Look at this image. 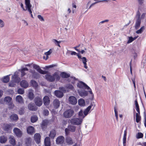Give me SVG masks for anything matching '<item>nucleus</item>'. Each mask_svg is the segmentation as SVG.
I'll return each mask as SVG.
<instances>
[{
  "label": "nucleus",
  "mask_w": 146,
  "mask_h": 146,
  "mask_svg": "<svg viewBox=\"0 0 146 146\" xmlns=\"http://www.w3.org/2000/svg\"><path fill=\"white\" fill-rule=\"evenodd\" d=\"M13 80L9 83V86L11 87H13L15 84V83H19L20 81V78L18 77V72H15L13 76H12Z\"/></svg>",
  "instance_id": "f257e3e1"
},
{
  "label": "nucleus",
  "mask_w": 146,
  "mask_h": 146,
  "mask_svg": "<svg viewBox=\"0 0 146 146\" xmlns=\"http://www.w3.org/2000/svg\"><path fill=\"white\" fill-rule=\"evenodd\" d=\"M140 15L141 13L139 11H137L136 16V21L135 25V28L136 29H139L140 25L141 23V21L140 18Z\"/></svg>",
  "instance_id": "f03ea898"
},
{
  "label": "nucleus",
  "mask_w": 146,
  "mask_h": 146,
  "mask_svg": "<svg viewBox=\"0 0 146 146\" xmlns=\"http://www.w3.org/2000/svg\"><path fill=\"white\" fill-rule=\"evenodd\" d=\"M59 89L64 92H68L69 90H74V87L72 85L68 84L65 86V88L60 87Z\"/></svg>",
  "instance_id": "7ed1b4c3"
},
{
  "label": "nucleus",
  "mask_w": 146,
  "mask_h": 146,
  "mask_svg": "<svg viewBox=\"0 0 146 146\" xmlns=\"http://www.w3.org/2000/svg\"><path fill=\"white\" fill-rule=\"evenodd\" d=\"M12 98L9 96H7L5 97L4 101L6 104L9 105V108L10 109H13L14 106L12 102Z\"/></svg>",
  "instance_id": "20e7f679"
},
{
  "label": "nucleus",
  "mask_w": 146,
  "mask_h": 146,
  "mask_svg": "<svg viewBox=\"0 0 146 146\" xmlns=\"http://www.w3.org/2000/svg\"><path fill=\"white\" fill-rule=\"evenodd\" d=\"M82 121V119L78 118H72L70 121V123L71 124L77 125H80Z\"/></svg>",
  "instance_id": "39448f33"
},
{
  "label": "nucleus",
  "mask_w": 146,
  "mask_h": 146,
  "mask_svg": "<svg viewBox=\"0 0 146 146\" xmlns=\"http://www.w3.org/2000/svg\"><path fill=\"white\" fill-rule=\"evenodd\" d=\"M25 3L26 7L27 9V10L29 13L31 14V17L33 18V16L32 14V12L31 9V8L32 7V5L30 3V0H25Z\"/></svg>",
  "instance_id": "423d86ee"
},
{
  "label": "nucleus",
  "mask_w": 146,
  "mask_h": 146,
  "mask_svg": "<svg viewBox=\"0 0 146 146\" xmlns=\"http://www.w3.org/2000/svg\"><path fill=\"white\" fill-rule=\"evenodd\" d=\"M76 129V127L73 125H69L67 128L65 129V132L66 135H67L69 133V131L74 132Z\"/></svg>",
  "instance_id": "0eeeda50"
},
{
  "label": "nucleus",
  "mask_w": 146,
  "mask_h": 146,
  "mask_svg": "<svg viewBox=\"0 0 146 146\" xmlns=\"http://www.w3.org/2000/svg\"><path fill=\"white\" fill-rule=\"evenodd\" d=\"M74 113V111L72 110H68L64 112V116L66 118H69L73 115Z\"/></svg>",
  "instance_id": "6e6552de"
},
{
  "label": "nucleus",
  "mask_w": 146,
  "mask_h": 146,
  "mask_svg": "<svg viewBox=\"0 0 146 146\" xmlns=\"http://www.w3.org/2000/svg\"><path fill=\"white\" fill-rule=\"evenodd\" d=\"M33 68L36 70L40 74H47L48 73L47 71L42 70L40 68L39 66L37 65L34 64H33Z\"/></svg>",
  "instance_id": "1a4fd4ad"
},
{
  "label": "nucleus",
  "mask_w": 146,
  "mask_h": 146,
  "mask_svg": "<svg viewBox=\"0 0 146 146\" xmlns=\"http://www.w3.org/2000/svg\"><path fill=\"white\" fill-rule=\"evenodd\" d=\"M35 102L37 106H40L42 104V98L40 97H36L35 99Z\"/></svg>",
  "instance_id": "9d476101"
},
{
  "label": "nucleus",
  "mask_w": 146,
  "mask_h": 146,
  "mask_svg": "<svg viewBox=\"0 0 146 146\" xmlns=\"http://www.w3.org/2000/svg\"><path fill=\"white\" fill-rule=\"evenodd\" d=\"M77 86L81 88H85L87 90H89L90 89V88L85 83L81 81L79 82Z\"/></svg>",
  "instance_id": "9b49d317"
},
{
  "label": "nucleus",
  "mask_w": 146,
  "mask_h": 146,
  "mask_svg": "<svg viewBox=\"0 0 146 146\" xmlns=\"http://www.w3.org/2000/svg\"><path fill=\"white\" fill-rule=\"evenodd\" d=\"M15 135L18 137H21L22 135V132L21 130L17 128H15L13 130Z\"/></svg>",
  "instance_id": "f8f14e48"
},
{
  "label": "nucleus",
  "mask_w": 146,
  "mask_h": 146,
  "mask_svg": "<svg viewBox=\"0 0 146 146\" xmlns=\"http://www.w3.org/2000/svg\"><path fill=\"white\" fill-rule=\"evenodd\" d=\"M64 138L62 136L58 137L56 140V143L57 144H61L63 143L64 141Z\"/></svg>",
  "instance_id": "ddd939ff"
},
{
  "label": "nucleus",
  "mask_w": 146,
  "mask_h": 146,
  "mask_svg": "<svg viewBox=\"0 0 146 146\" xmlns=\"http://www.w3.org/2000/svg\"><path fill=\"white\" fill-rule=\"evenodd\" d=\"M69 103L72 105L76 104L77 102V100L76 97L74 96H70L69 98Z\"/></svg>",
  "instance_id": "4468645a"
},
{
  "label": "nucleus",
  "mask_w": 146,
  "mask_h": 146,
  "mask_svg": "<svg viewBox=\"0 0 146 146\" xmlns=\"http://www.w3.org/2000/svg\"><path fill=\"white\" fill-rule=\"evenodd\" d=\"M45 79L48 81L50 82H53L54 81V78L53 75H51L49 74H47L45 76Z\"/></svg>",
  "instance_id": "2eb2a0df"
},
{
  "label": "nucleus",
  "mask_w": 146,
  "mask_h": 146,
  "mask_svg": "<svg viewBox=\"0 0 146 146\" xmlns=\"http://www.w3.org/2000/svg\"><path fill=\"white\" fill-rule=\"evenodd\" d=\"M9 141L10 144L13 146H15L16 144V140L13 135H10L9 138Z\"/></svg>",
  "instance_id": "dca6fc26"
},
{
  "label": "nucleus",
  "mask_w": 146,
  "mask_h": 146,
  "mask_svg": "<svg viewBox=\"0 0 146 146\" xmlns=\"http://www.w3.org/2000/svg\"><path fill=\"white\" fill-rule=\"evenodd\" d=\"M66 141L67 145H71L74 143V141L70 137H67L66 139Z\"/></svg>",
  "instance_id": "f3484780"
},
{
  "label": "nucleus",
  "mask_w": 146,
  "mask_h": 146,
  "mask_svg": "<svg viewBox=\"0 0 146 146\" xmlns=\"http://www.w3.org/2000/svg\"><path fill=\"white\" fill-rule=\"evenodd\" d=\"M40 135L39 133H36L35 135L34 136V139L37 143L39 144L40 143Z\"/></svg>",
  "instance_id": "a211bd4d"
},
{
  "label": "nucleus",
  "mask_w": 146,
  "mask_h": 146,
  "mask_svg": "<svg viewBox=\"0 0 146 146\" xmlns=\"http://www.w3.org/2000/svg\"><path fill=\"white\" fill-rule=\"evenodd\" d=\"M43 103L45 106L48 105L50 102V99L47 96H45L43 99Z\"/></svg>",
  "instance_id": "6ab92c4d"
},
{
  "label": "nucleus",
  "mask_w": 146,
  "mask_h": 146,
  "mask_svg": "<svg viewBox=\"0 0 146 146\" xmlns=\"http://www.w3.org/2000/svg\"><path fill=\"white\" fill-rule=\"evenodd\" d=\"M60 102L58 100L56 99L54 100L53 105L54 108L57 109L60 106Z\"/></svg>",
  "instance_id": "aec40b11"
},
{
  "label": "nucleus",
  "mask_w": 146,
  "mask_h": 146,
  "mask_svg": "<svg viewBox=\"0 0 146 146\" xmlns=\"http://www.w3.org/2000/svg\"><path fill=\"white\" fill-rule=\"evenodd\" d=\"M54 78L56 81L59 80L60 79V74L59 72H57L53 74Z\"/></svg>",
  "instance_id": "412c9836"
},
{
  "label": "nucleus",
  "mask_w": 146,
  "mask_h": 146,
  "mask_svg": "<svg viewBox=\"0 0 146 146\" xmlns=\"http://www.w3.org/2000/svg\"><path fill=\"white\" fill-rule=\"evenodd\" d=\"M55 95L58 97L62 98L63 96V93L58 90H56L54 92Z\"/></svg>",
  "instance_id": "4be33fe9"
},
{
  "label": "nucleus",
  "mask_w": 146,
  "mask_h": 146,
  "mask_svg": "<svg viewBox=\"0 0 146 146\" xmlns=\"http://www.w3.org/2000/svg\"><path fill=\"white\" fill-rule=\"evenodd\" d=\"M20 85L22 87L25 88H27L29 86L28 83L25 80H22L20 83Z\"/></svg>",
  "instance_id": "5701e85b"
},
{
  "label": "nucleus",
  "mask_w": 146,
  "mask_h": 146,
  "mask_svg": "<svg viewBox=\"0 0 146 146\" xmlns=\"http://www.w3.org/2000/svg\"><path fill=\"white\" fill-rule=\"evenodd\" d=\"M27 131L28 134H32L34 133V128L32 126H29L27 127Z\"/></svg>",
  "instance_id": "b1692460"
},
{
  "label": "nucleus",
  "mask_w": 146,
  "mask_h": 146,
  "mask_svg": "<svg viewBox=\"0 0 146 146\" xmlns=\"http://www.w3.org/2000/svg\"><path fill=\"white\" fill-rule=\"evenodd\" d=\"M78 104L80 106H84L86 105L85 100L82 98L79 99L78 101Z\"/></svg>",
  "instance_id": "393cba45"
},
{
  "label": "nucleus",
  "mask_w": 146,
  "mask_h": 146,
  "mask_svg": "<svg viewBox=\"0 0 146 146\" xmlns=\"http://www.w3.org/2000/svg\"><path fill=\"white\" fill-rule=\"evenodd\" d=\"M44 144L45 146H50V142L49 137H46L44 139Z\"/></svg>",
  "instance_id": "a878e982"
},
{
  "label": "nucleus",
  "mask_w": 146,
  "mask_h": 146,
  "mask_svg": "<svg viewBox=\"0 0 146 146\" xmlns=\"http://www.w3.org/2000/svg\"><path fill=\"white\" fill-rule=\"evenodd\" d=\"M78 93L79 95L82 97L86 96L88 94V92L85 91H78Z\"/></svg>",
  "instance_id": "bb28decb"
},
{
  "label": "nucleus",
  "mask_w": 146,
  "mask_h": 146,
  "mask_svg": "<svg viewBox=\"0 0 146 146\" xmlns=\"http://www.w3.org/2000/svg\"><path fill=\"white\" fill-rule=\"evenodd\" d=\"M3 129L5 131H8L10 129L11 127L10 125L7 124H4L2 126Z\"/></svg>",
  "instance_id": "cd10ccee"
},
{
  "label": "nucleus",
  "mask_w": 146,
  "mask_h": 146,
  "mask_svg": "<svg viewBox=\"0 0 146 146\" xmlns=\"http://www.w3.org/2000/svg\"><path fill=\"white\" fill-rule=\"evenodd\" d=\"M15 99L16 101L19 103H22L23 102V98L20 95H18L17 96Z\"/></svg>",
  "instance_id": "c85d7f7f"
},
{
  "label": "nucleus",
  "mask_w": 146,
  "mask_h": 146,
  "mask_svg": "<svg viewBox=\"0 0 146 146\" xmlns=\"http://www.w3.org/2000/svg\"><path fill=\"white\" fill-rule=\"evenodd\" d=\"M7 140V138L4 136L0 137V142L1 143H5Z\"/></svg>",
  "instance_id": "c756f323"
},
{
  "label": "nucleus",
  "mask_w": 146,
  "mask_h": 146,
  "mask_svg": "<svg viewBox=\"0 0 146 146\" xmlns=\"http://www.w3.org/2000/svg\"><path fill=\"white\" fill-rule=\"evenodd\" d=\"M60 76L63 78H67L70 76V74L65 72H63L60 74Z\"/></svg>",
  "instance_id": "7c9ffc66"
},
{
  "label": "nucleus",
  "mask_w": 146,
  "mask_h": 146,
  "mask_svg": "<svg viewBox=\"0 0 146 146\" xmlns=\"http://www.w3.org/2000/svg\"><path fill=\"white\" fill-rule=\"evenodd\" d=\"M28 108L29 109L31 110L36 111V110L34 104L31 103H30L28 105Z\"/></svg>",
  "instance_id": "2f4dec72"
},
{
  "label": "nucleus",
  "mask_w": 146,
  "mask_h": 146,
  "mask_svg": "<svg viewBox=\"0 0 146 146\" xmlns=\"http://www.w3.org/2000/svg\"><path fill=\"white\" fill-rule=\"evenodd\" d=\"M56 135V131L54 130H53L50 132L49 135L50 137L52 139H53Z\"/></svg>",
  "instance_id": "473e14b6"
},
{
  "label": "nucleus",
  "mask_w": 146,
  "mask_h": 146,
  "mask_svg": "<svg viewBox=\"0 0 146 146\" xmlns=\"http://www.w3.org/2000/svg\"><path fill=\"white\" fill-rule=\"evenodd\" d=\"M28 69L27 68H22L20 70L21 72V76L23 77L26 74V73L25 72V71H28Z\"/></svg>",
  "instance_id": "72a5a7b5"
},
{
  "label": "nucleus",
  "mask_w": 146,
  "mask_h": 146,
  "mask_svg": "<svg viewBox=\"0 0 146 146\" xmlns=\"http://www.w3.org/2000/svg\"><path fill=\"white\" fill-rule=\"evenodd\" d=\"M81 60L84 65V67L86 69L88 68V66H87L86 62L87 59L85 57H83L81 58Z\"/></svg>",
  "instance_id": "f704fd0d"
},
{
  "label": "nucleus",
  "mask_w": 146,
  "mask_h": 146,
  "mask_svg": "<svg viewBox=\"0 0 146 146\" xmlns=\"http://www.w3.org/2000/svg\"><path fill=\"white\" fill-rule=\"evenodd\" d=\"M127 134V130H125L124 131V134L123 135V144L124 146L125 145V143L126 142V136Z\"/></svg>",
  "instance_id": "c9c22d12"
},
{
  "label": "nucleus",
  "mask_w": 146,
  "mask_h": 146,
  "mask_svg": "<svg viewBox=\"0 0 146 146\" xmlns=\"http://www.w3.org/2000/svg\"><path fill=\"white\" fill-rule=\"evenodd\" d=\"M78 80L75 77H71L69 79V82H70L73 84L75 83V81Z\"/></svg>",
  "instance_id": "e433bc0d"
},
{
  "label": "nucleus",
  "mask_w": 146,
  "mask_h": 146,
  "mask_svg": "<svg viewBox=\"0 0 146 146\" xmlns=\"http://www.w3.org/2000/svg\"><path fill=\"white\" fill-rule=\"evenodd\" d=\"M34 96L33 94V91L32 90H29V94L28 97L31 100H32L34 98Z\"/></svg>",
  "instance_id": "4c0bfd02"
},
{
  "label": "nucleus",
  "mask_w": 146,
  "mask_h": 146,
  "mask_svg": "<svg viewBox=\"0 0 146 146\" xmlns=\"http://www.w3.org/2000/svg\"><path fill=\"white\" fill-rule=\"evenodd\" d=\"M18 118V116L16 114H13L10 117V119L12 121L17 120Z\"/></svg>",
  "instance_id": "58836bf2"
},
{
  "label": "nucleus",
  "mask_w": 146,
  "mask_h": 146,
  "mask_svg": "<svg viewBox=\"0 0 146 146\" xmlns=\"http://www.w3.org/2000/svg\"><path fill=\"white\" fill-rule=\"evenodd\" d=\"M52 42L56 45L60 47V44L61 42V41H58L55 39H52Z\"/></svg>",
  "instance_id": "ea45409f"
},
{
  "label": "nucleus",
  "mask_w": 146,
  "mask_h": 146,
  "mask_svg": "<svg viewBox=\"0 0 146 146\" xmlns=\"http://www.w3.org/2000/svg\"><path fill=\"white\" fill-rule=\"evenodd\" d=\"M92 106H89L87 108H86L84 111V113L85 116H86L88 113L89 111L91 108Z\"/></svg>",
  "instance_id": "a19ab883"
},
{
  "label": "nucleus",
  "mask_w": 146,
  "mask_h": 146,
  "mask_svg": "<svg viewBox=\"0 0 146 146\" xmlns=\"http://www.w3.org/2000/svg\"><path fill=\"white\" fill-rule=\"evenodd\" d=\"M10 75L9 74V75L5 76L3 79V81L4 83H7L10 80L9 76Z\"/></svg>",
  "instance_id": "79ce46f5"
},
{
  "label": "nucleus",
  "mask_w": 146,
  "mask_h": 146,
  "mask_svg": "<svg viewBox=\"0 0 146 146\" xmlns=\"http://www.w3.org/2000/svg\"><path fill=\"white\" fill-rule=\"evenodd\" d=\"M137 37V36H136L134 38H133L132 36L129 37L128 40L127 42V44L130 43L132 42L133 41L135 40Z\"/></svg>",
  "instance_id": "37998d69"
},
{
  "label": "nucleus",
  "mask_w": 146,
  "mask_h": 146,
  "mask_svg": "<svg viewBox=\"0 0 146 146\" xmlns=\"http://www.w3.org/2000/svg\"><path fill=\"white\" fill-rule=\"evenodd\" d=\"M85 116V115H84L83 114L82 111L81 110L78 113V118L82 119V121H83V118Z\"/></svg>",
  "instance_id": "c03bdc74"
},
{
  "label": "nucleus",
  "mask_w": 146,
  "mask_h": 146,
  "mask_svg": "<svg viewBox=\"0 0 146 146\" xmlns=\"http://www.w3.org/2000/svg\"><path fill=\"white\" fill-rule=\"evenodd\" d=\"M48 123V121L47 119H45L43 120L42 123L41 127H42V128H44L47 125Z\"/></svg>",
  "instance_id": "a18cd8bd"
},
{
  "label": "nucleus",
  "mask_w": 146,
  "mask_h": 146,
  "mask_svg": "<svg viewBox=\"0 0 146 146\" xmlns=\"http://www.w3.org/2000/svg\"><path fill=\"white\" fill-rule=\"evenodd\" d=\"M38 120V117L36 115H33L32 116L31 118V121L32 123L36 122Z\"/></svg>",
  "instance_id": "49530a36"
},
{
  "label": "nucleus",
  "mask_w": 146,
  "mask_h": 146,
  "mask_svg": "<svg viewBox=\"0 0 146 146\" xmlns=\"http://www.w3.org/2000/svg\"><path fill=\"white\" fill-rule=\"evenodd\" d=\"M136 121L137 123H139L141 119V117L140 116V114H136Z\"/></svg>",
  "instance_id": "de8ad7c7"
},
{
  "label": "nucleus",
  "mask_w": 146,
  "mask_h": 146,
  "mask_svg": "<svg viewBox=\"0 0 146 146\" xmlns=\"http://www.w3.org/2000/svg\"><path fill=\"white\" fill-rule=\"evenodd\" d=\"M144 29V26H143L142 27H141L138 30H137L136 32V33L137 34H141L143 31Z\"/></svg>",
  "instance_id": "09e8293b"
},
{
  "label": "nucleus",
  "mask_w": 146,
  "mask_h": 146,
  "mask_svg": "<svg viewBox=\"0 0 146 146\" xmlns=\"http://www.w3.org/2000/svg\"><path fill=\"white\" fill-rule=\"evenodd\" d=\"M31 83L32 86L35 87H36L38 86V84L34 80H32L31 81Z\"/></svg>",
  "instance_id": "8fccbe9b"
},
{
  "label": "nucleus",
  "mask_w": 146,
  "mask_h": 146,
  "mask_svg": "<svg viewBox=\"0 0 146 146\" xmlns=\"http://www.w3.org/2000/svg\"><path fill=\"white\" fill-rule=\"evenodd\" d=\"M143 134L141 132L138 133L136 135V137L137 139H139L143 137Z\"/></svg>",
  "instance_id": "3c124183"
},
{
  "label": "nucleus",
  "mask_w": 146,
  "mask_h": 146,
  "mask_svg": "<svg viewBox=\"0 0 146 146\" xmlns=\"http://www.w3.org/2000/svg\"><path fill=\"white\" fill-rule=\"evenodd\" d=\"M17 92L19 94H22L24 92V90L23 89L19 88Z\"/></svg>",
  "instance_id": "603ef678"
},
{
  "label": "nucleus",
  "mask_w": 146,
  "mask_h": 146,
  "mask_svg": "<svg viewBox=\"0 0 146 146\" xmlns=\"http://www.w3.org/2000/svg\"><path fill=\"white\" fill-rule=\"evenodd\" d=\"M38 18L41 21H44V20L43 17L40 15H38L37 16Z\"/></svg>",
  "instance_id": "864d4df0"
},
{
  "label": "nucleus",
  "mask_w": 146,
  "mask_h": 146,
  "mask_svg": "<svg viewBox=\"0 0 146 146\" xmlns=\"http://www.w3.org/2000/svg\"><path fill=\"white\" fill-rule=\"evenodd\" d=\"M52 50L51 49H50L47 52L45 53L44 55H49L52 52Z\"/></svg>",
  "instance_id": "5fc2aeb1"
},
{
  "label": "nucleus",
  "mask_w": 146,
  "mask_h": 146,
  "mask_svg": "<svg viewBox=\"0 0 146 146\" xmlns=\"http://www.w3.org/2000/svg\"><path fill=\"white\" fill-rule=\"evenodd\" d=\"M43 114L45 116H47L49 114V111L48 110H44L43 111Z\"/></svg>",
  "instance_id": "6e6d98bb"
},
{
  "label": "nucleus",
  "mask_w": 146,
  "mask_h": 146,
  "mask_svg": "<svg viewBox=\"0 0 146 146\" xmlns=\"http://www.w3.org/2000/svg\"><path fill=\"white\" fill-rule=\"evenodd\" d=\"M4 23L1 19H0V27H3L4 26Z\"/></svg>",
  "instance_id": "4d7b16f0"
},
{
  "label": "nucleus",
  "mask_w": 146,
  "mask_h": 146,
  "mask_svg": "<svg viewBox=\"0 0 146 146\" xmlns=\"http://www.w3.org/2000/svg\"><path fill=\"white\" fill-rule=\"evenodd\" d=\"M31 142V139L30 138H28L26 139V143L27 144L30 143Z\"/></svg>",
  "instance_id": "13d9d810"
},
{
  "label": "nucleus",
  "mask_w": 146,
  "mask_h": 146,
  "mask_svg": "<svg viewBox=\"0 0 146 146\" xmlns=\"http://www.w3.org/2000/svg\"><path fill=\"white\" fill-rule=\"evenodd\" d=\"M146 13H143L140 16V18L141 19V20L142 19H143L145 18V17Z\"/></svg>",
  "instance_id": "bf43d9fd"
},
{
  "label": "nucleus",
  "mask_w": 146,
  "mask_h": 146,
  "mask_svg": "<svg viewBox=\"0 0 146 146\" xmlns=\"http://www.w3.org/2000/svg\"><path fill=\"white\" fill-rule=\"evenodd\" d=\"M135 104V108H139V104L137 102V99H136L134 101Z\"/></svg>",
  "instance_id": "052dcab7"
},
{
  "label": "nucleus",
  "mask_w": 146,
  "mask_h": 146,
  "mask_svg": "<svg viewBox=\"0 0 146 146\" xmlns=\"http://www.w3.org/2000/svg\"><path fill=\"white\" fill-rule=\"evenodd\" d=\"M19 114L21 115L23 114L24 113V108H22L21 110H19Z\"/></svg>",
  "instance_id": "680f3d73"
},
{
  "label": "nucleus",
  "mask_w": 146,
  "mask_h": 146,
  "mask_svg": "<svg viewBox=\"0 0 146 146\" xmlns=\"http://www.w3.org/2000/svg\"><path fill=\"white\" fill-rule=\"evenodd\" d=\"M132 81L133 82V83L134 84V87L135 88V90L136 89V86H135V78H133L132 79Z\"/></svg>",
  "instance_id": "e2e57ef3"
},
{
  "label": "nucleus",
  "mask_w": 146,
  "mask_h": 146,
  "mask_svg": "<svg viewBox=\"0 0 146 146\" xmlns=\"http://www.w3.org/2000/svg\"><path fill=\"white\" fill-rule=\"evenodd\" d=\"M20 5H21V7L22 8V9H23V11H25L27 10V8L26 7V9H25L24 8V7L23 6V5L22 3H21Z\"/></svg>",
  "instance_id": "0e129e2a"
},
{
  "label": "nucleus",
  "mask_w": 146,
  "mask_h": 146,
  "mask_svg": "<svg viewBox=\"0 0 146 146\" xmlns=\"http://www.w3.org/2000/svg\"><path fill=\"white\" fill-rule=\"evenodd\" d=\"M108 21H109V20L108 19H106V20H105L104 21H102L100 22L99 23V24H101L103 23H104L106 22H108Z\"/></svg>",
  "instance_id": "69168bd1"
},
{
  "label": "nucleus",
  "mask_w": 146,
  "mask_h": 146,
  "mask_svg": "<svg viewBox=\"0 0 146 146\" xmlns=\"http://www.w3.org/2000/svg\"><path fill=\"white\" fill-rule=\"evenodd\" d=\"M98 3V2H97V1H96V2L91 4L90 5V7H89V9H90L92 6H93V5H94L95 4Z\"/></svg>",
  "instance_id": "338daca9"
},
{
  "label": "nucleus",
  "mask_w": 146,
  "mask_h": 146,
  "mask_svg": "<svg viewBox=\"0 0 146 146\" xmlns=\"http://www.w3.org/2000/svg\"><path fill=\"white\" fill-rule=\"evenodd\" d=\"M49 56L47 55H45L43 57V58L44 59H45L46 60H47L49 58Z\"/></svg>",
  "instance_id": "774afa93"
}]
</instances>
